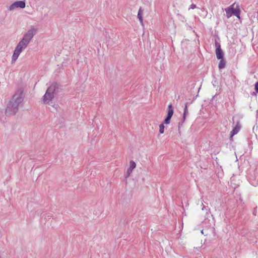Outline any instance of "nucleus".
Here are the masks:
<instances>
[{
    "label": "nucleus",
    "mask_w": 258,
    "mask_h": 258,
    "mask_svg": "<svg viewBox=\"0 0 258 258\" xmlns=\"http://www.w3.org/2000/svg\"><path fill=\"white\" fill-rule=\"evenodd\" d=\"M23 89L21 88L14 95L12 99L9 102L6 110V113L12 112L16 113L17 111L18 106L24 100L25 95Z\"/></svg>",
    "instance_id": "obj_1"
},
{
    "label": "nucleus",
    "mask_w": 258,
    "mask_h": 258,
    "mask_svg": "<svg viewBox=\"0 0 258 258\" xmlns=\"http://www.w3.org/2000/svg\"><path fill=\"white\" fill-rule=\"evenodd\" d=\"M58 90V85L56 83H53L47 89L45 94L43 96V101L44 103H48L54 97Z\"/></svg>",
    "instance_id": "obj_2"
},
{
    "label": "nucleus",
    "mask_w": 258,
    "mask_h": 258,
    "mask_svg": "<svg viewBox=\"0 0 258 258\" xmlns=\"http://www.w3.org/2000/svg\"><path fill=\"white\" fill-rule=\"evenodd\" d=\"M37 29L31 26L28 31L24 35L22 39L21 40L25 44L28 45L34 36L37 33Z\"/></svg>",
    "instance_id": "obj_3"
},
{
    "label": "nucleus",
    "mask_w": 258,
    "mask_h": 258,
    "mask_svg": "<svg viewBox=\"0 0 258 258\" xmlns=\"http://www.w3.org/2000/svg\"><path fill=\"white\" fill-rule=\"evenodd\" d=\"M27 46L28 45L25 44V43L20 41L16 47L13 54L12 58V62H15L16 61L20 53L27 47Z\"/></svg>",
    "instance_id": "obj_4"
},
{
    "label": "nucleus",
    "mask_w": 258,
    "mask_h": 258,
    "mask_svg": "<svg viewBox=\"0 0 258 258\" xmlns=\"http://www.w3.org/2000/svg\"><path fill=\"white\" fill-rule=\"evenodd\" d=\"M25 2L23 1H18L14 2L9 7V10L10 11H14L16 8H20L23 9L25 7Z\"/></svg>",
    "instance_id": "obj_5"
},
{
    "label": "nucleus",
    "mask_w": 258,
    "mask_h": 258,
    "mask_svg": "<svg viewBox=\"0 0 258 258\" xmlns=\"http://www.w3.org/2000/svg\"><path fill=\"white\" fill-rule=\"evenodd\" d=\"M241 129V125L238 121H236V124L234 128L230 132V139L232 140V137L236 134H237Z\"/></svg>",
    "instance_id": "obj_6"
},
{
    "label": "nucleus",
    "mask_w": 258,
    "mask_h": 258,
    "mask_svg": "<svg viewBox=\"0 0 258 258\" xmlns=\"http://www.w3.org/2000/svg\"><path fill=\"white\" fill-rule=\"evenodd\" d=\"M234 4L230 6L229 7L225 9V12L227 18L231 17L233 14L234 6Z\"/></svg>",
    "instance_id": "obj_7"
},
{
    "label": "nucleus",
    "mask_w": 258,
    "mask_h": 258,
    "mask_svg": "<svg viewBox=\"0 0 258 258\" xmlns=\"http://www.w3.org/2000/svg\"><path fill=\"white\" fill-rule=\"evenodd\" d=\"M136 167V163L134 161H131L130 162V167L127 170V176L128 177L134 169Z\"/></svg>",
    "instance_id": "obj_8"
},
{
    "label": "nucleus",
    "mask_w": 258,
    "mask_h": 258,
    "mask_svg": "<svg viewBox=\"0 0 258 258\" xmlns=\"http://www.w3.org/2000/svg\"><path fill=\"white\" fill-rule=\"evenodd\" d=\"M215 52L218 59L224 58V53L222 49H216Z\"/></svg>",
    "instance_id": "obj_9"
},
{
    "label": "nucleus",
    "mask_w": 258,
    "mask_h": 258,
    "mask_svg": "<svg viewBox=\"0 0 258 258\" xmlns=\"http://www.w3.org/2000/svg\"><path fill=\"white\" fill-rule=\"evenodd\" d=\"M226 65V60L224 59H220V61L218 64V68L220 70L223 69L225 68Z\"/></svg>",
    "instance_id": "obj_10"
},
{
    "label": "nucleus",
    "mask_w": 258,
    "mask_h": 258,
    "mask_svg": "<svg viewBox=\"0 0 258 258\" xmlns=\"http://www.w3.org/2000/svg\"><path fill=\"white\" fill-rule=\"evenodd\" d=\"M142 10L141 8H140L139 10L138 13V18L141 23V24H143V20L142 16Z\"/></svg>",
    "instance_id": "obj_11"
},
{
    "label": "nucleus",
    "mask_w": 258,
    "mask_h": 258,
    "mask_svg": "<svg viewBox=\"0 0 258 258\" xmlns=\"http://www.w3.org/2000/svg\"><path fill=\"white\" fill-rule=\"evenodd\" d=\"M240 10L239 8L234 9L233 15L235 16L238 19H240Z\"/></svg>",
    "instance_id": "obj_12"
},
{
    "label": "nucleus",
    "mask_w": 258,
    "mask_h": 258,
    "mask_svg": "<svg viewBox=\"0 0 258 258\" xmlns=\"http://www.w3.org/2000/svg\"><path fill=\"white\" fill-rule=\"evenodd\" d=\"M172 115L173 114H167V116L164 120V121L163 123L169 124L170 122V119Z\"/></svg>",
    "instance_id": "obj_13"
},
{
    "label": "nucleus",
    "mask_w": 258,
    "mask_h": 258,
    "mask_svg": "<svg viewBox=\"0 0 258 258\" xmlns=\"http://www.w3.org/2000/svg\"><path fill=\"white\" fill-rule=\"evenodd\" d=\"M164 123H161L159 125V132L160 134H163L164 132Z\"/></svg>",
    "instance_id": "obj_14"
},
{
    "label": "nucleus",
    "mask_w": 258,
    "mask_h": 258,
    "mask_svg": "<svg viewBox=\"0 0 258 258\" xmlns=\"http://www.w3.org/2000/svg\"><path fill=\"white\" fill-rule=\"evenodd\" d=\"M167 113H173V108L171 104L168 105Z\"/></svg>",
    "instance_id": "obj_15"
},
{
    "label": "nucleus",
    "mask_w": 258,
    "mask_h": 258,
    "mask_svg": "<svg viewBox=\"0 0 258 258\" xmlns=\"http://www.w3.org/2000/svg\"><path fill=\"white\" fill-rule=\"evenodd\" d=\"M215 45L216 49H221L220 43H219L217 40H215Z\"/></svg>",
    "instance_id": "obj_16"
},
{
    "label": "nucleus",
    "mask_w": 258,
    "mask_h": 258,
    "mask_svg": "<svg viewBox=\"0 0 258 258\" xmlns=\"http://www.w3.org/2000/svg\"><path fill=\"white\" fill-rule=\"evenodd\" d=\"M254 89L256 92H258V81L254 85Z\"/></svg>",
    "instance_id": "obj_17"
},
{
    "label": "nucleus",
    "mask_w": 258,
    "mask_h": 258,
    "mask_svg": "<svg viewBox=\"0 0 258 258\" xmlns=\"http://www.w3.org/2000/svg\"><path fill=\"white\" fill-rule=\"evenodd\" d=\"M196 5L195 4H191L190 6V8L189 9H194L195 8H196Z\"/></svg>",
    "instance_id": "obj_18"
},
{
    "label": "nucleus",
    "mask_w": 258,
    "mask_h": 258,
    "mask_svg": "<svg viewBox=\"0 0 258 258\" xmlns=\"http://www.w3.org/2000/svg\"><path fill=\"white\" fill-rule=\"evenodd\" d=\"M187 106H186V105H185V107L184 108V112H183V113H187Z\"/></svg>",
    "instance_id": "obj_19"
},
{
    "label": "nucleus",
    "mask_w": 258,
    "mask_h": 258,
    "mask_svg": "<svg viewBox=\"0 0 258 258\" xmlns=\"http://www.w3.org/2000/svg\"><path fill=\"white\" fill-rule=\"evenodd\" d=\"M185 113H184L183 116V120L185 119Z\"/></svg>",
    "instance_id": "obj_20"
},
{
    "label": "nucleus",
    "mask_w": 258,
    "mask_h": 258,
    "mask_svg": "<svg viewBox=\"0 0 258 258\" xmlns=\"http://www.w3.org/2000/svg\"><path fill=\"white\" fill-rule=\"evenodd\" d=\"M235 118V117H233V122H234H234H235V121H234Z\"/></svg>",
    "instance_id": "obj_21"
},
{
    "label": "nucleus",
    "mask_w": 258,
    "mask_h": 258,
    "mask_svg": "<svg viewBox=\"0 0 258 258\" xmlns=\"http://www.w3.org/2000/svg\"><path fill=\"white\" fill-rule=\"evenodd\" d=\"M201 233H202V234H204V230H201Z\"/></svg>",
    "instance_id": "obj_22"
},
{
    "label": "nucleus",
    "mask_w": 258,
    "mask_h": 258,
    "mask_svg": "<svg viewBox=\"0 0 258 258\" xmlns=\"http://www.w3.org/2000/svg\"><path fill=\"white\" fill-rule=\"evenodd\" d=\"M204 208H205V206H204L202 208L203 210L204 209Z\"/></svg>",
    "instance_id": "obj_23"
}]
</instances>
